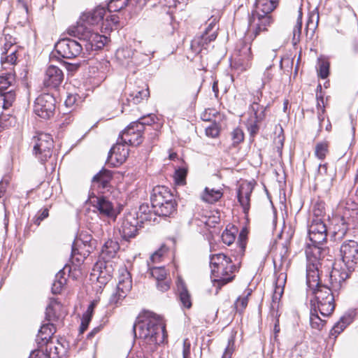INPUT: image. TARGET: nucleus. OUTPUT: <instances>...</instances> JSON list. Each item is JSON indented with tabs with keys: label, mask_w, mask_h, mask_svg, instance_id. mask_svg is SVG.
<instances>
[{
	"label": "nucleus",
	"mask_w": 358,
	"mask_h": 358,
	"mask_svg": "<svg viewBox=\"0 0 358 358\" xmlns=\"http://www.w3.org/2000/svg\"><path fill=\"white\" fill-rule=\"evenodd\" d=\"M319 261L308 256L306 266V283L315 295L316 307L324 317L329 316L335 308V294L341 288L344 280L341 277L339 271L334 270L330 273L329 286L322 285L318 269Z\"/></svg>",
	"instance_id": "1"
},
{
	"label": "nucleus",
	"mask_w": 358,
	"mask_h": 358,
	"mask_svg": "<svg viewBox=\"0 0 358 358\" xmlns=\"http://www.w3.org/2000/svg\"><path fill=\"white\" fill-rule=\"evenodd\" d=\"M133 331L136 338L142 340L143 345L156 346L163 343L167 336L165 324L159 316H151L138 320L134 324Z\"/></svg>",
	"instance_id": "2"
},
{
	"label": "nucleus",
	"mask_w": 358,
	"mask_h": 358,
	"mask_svg": "<svg viewBox=\"0 0 358 358\" xmlns=\"http://www.w3.org/2000/svg\"><path fill=\"white\" fill-rule=\"evenodd\" d=\"M211 278L214 285L217 286V293L222 286L231 282L234 278L237 268L232 263L231 258L223 253L213 255L210 257Z\"/></svg>",
	"instance_id": "3"
},
{
	"label": "nucleus",
	"mask_w": 358,
	"mask_h": 358,
	"mask_svg": "<svg viewBox=\"0 0 358 358\" xmlns=\"http://www.w3.org/2000/svg\"><path fill=\"white\" fill-rule=\"evenodd\" d=\"M120 249L117 241L109 239L103 245L101 250V258L103 260L99 261L93 268L94 275H96L97 280L103 283L110 280L112 276L114 268L110 259L114 258Z\"/></svg>",
	"instance_id": "4"
},
{
	"label": "nucleus",
	"mask_w": 358,
	"mask_h": 358,
	"mask_svg": "<svg viewBox=\"0 0 358 358\" xmlns=\"http://www.w3.org/2000/svg\"><path fill=\"white\" fill-rule=\"evenodd\" d=\"M152 208L159 216H170L176 210L173 195L164 186H157L151 195Z\"/></svg>",
	"instance_id": "5"
},
{
	"label": "nucleus",
	"mask_w": 358,
	"mask_h": 358,
	"mask_svg": "<svg viewBox=\"0 0 358 358\" xmlns=\"http://www.w3.org/2000/svg\"><path fill=\"white\" fill-rule=\"evenodd\" d=\"M89 26L90 25L87 22L82 20V16H80L76 25L70 27L67 31L70 36L88 41L92 46L101 48L106 43L107 38L94 32Z\"/></svg>",
	"instance_id": "6"
},
{
	"label": "nucleus",
	"mask_w": 358,
	"mask_h": 358,
	"mask_svg": "<svg viewBox=\"0 0 358 358\" xmlns=\"http://www.w3.org/2000/svg\"><path fill=\"white\" fill-rule=\"evenodd\" d=\"M308 236L310 241L315 245L310 252H307V257L310 256L313 259L316 258V255L320 254L319 245L322 244L327 240V229L321 218H314L308 227Z\"/></svg>",
	"instance_id": "7"
},
{
	"label": "nucleus",
	"mask_w": 358,
	"mask_h": 358,
	"mask_svg": "<svg viewBox=\"0 0 358 358\" xmlns=\"http://www.w3.org/2000/svg\"><path fill=\"white\" fill-rule=\"evenodd\" d=\"M34 154L41 162H45L52 156L53 140L49 134L38 132L32 139Z\"/></svg>",
	"instance_id": "8"
},
{
	"label": "nucleus",
	"mask_w": 358,
	"mask_h": 358,
	"mask_svg": "<svg viewBox=\"0 0 358 358\" xmlns=\"http://www.w3.org/2000/svg\"><path fill=\"white\" fill-rule=\"evenodd\" d=\"M343 209V205L339 206V211ZM358 215L355 209H345L339 212V215L334 220L335 222L334 234L336 239H342L350 227L355 224V216Z\"/></svg>",
	"instance_id": "9"
},
{
	"label": "nucleus",
	"mask_w": 358,
	"mask_h": 358,
	"mask_svg": "<svg viewBox=\"0 0 358 358\" xmlns=\"http://www.w3.org/2000/svg\"><path fill=\"white\" fill-rule=\"evenodd\" d=\"M15 82V75L11 72L0 75V103H2V107L4 109L10 107L15 100L16 95L13 90L6 91Z\"/></svg>",
	"instance_id": "10"
},
{
	"label": "nucleus",
	"mask_w": 358,
	"mask_h": 358,
	"mask_svg": "<svg viewBox=\"0 0 358 358\" xmlns=\"http://www.w3.org/2000/svg\"><path fill=\"white\" fill-rule=\"evenodd\" d=\"M55 99L50 94L39 95L35 100L34 112L38 117L47 120L54 115Z\"/></svg>",
	"instance_id": "11"
},
{
	"label": "nucleus",
	"mask_w": 358,
	"mask_h": 358,
	"mask_svg": "<svg viewBox=\"0 0 358 358\" xmlns=\"http://www.w3.org/2000/svg\"><path fill=\"white\" fill-rule=\"evenodd\" d=\"M342 260L349 271L358 267V243L354 241L345 242L341 246Z\"/></svg>",
	"instance_id": "12"
},
{
	"label": "nucleus",
	"mask_w": 358,
	"mask_h": 358,
	"mask_svg": "<svg viewBox=\"0 0 358 358\" xmlns=\"http://www.w3.org/2000/svg\"><path fill=\"white\" fill-rule=\"evenodd\" d=\"M55 50L63 58L73 59L81 54L83 45L76 40L64 38L55 44Z\"/></svg>",
	"instance_id": "13"
},
{
	"label": "nucleus",
	"mask_w": 358,
	"mask_h": 358,
	"mask_svg": "<svg viewBox=\"0 0 358 358\" xmlns=\"http://www.w3.org/2000/svg\"><path fill=\"white\" fill-rule=\"evenodd\" d=\"M88 202L96 209L101 216L115 217L116 211L113 203L106 197L96 195L94 192H90Z\"/></svg>",
	"instance_id": "14"
},
{
	"label": "nucleus",
	"mask_w": 358,
	"mask_h": 358,
	"mask_svg": "<svg viewBox=\"0 0 358 358\" xmlns=\"http://www.w3.org/2000/svg\"><path fill=\"white\" fill-rule=\"evenodd\" d=\"M144 127L140 123L131 122L120 135V140L129 145L137 146L143 141Z\"/></svg>",
	"instance_id": "15"
},
{
	"label": "nucleus",
	"mask_w": 358,
	"mask_h": 358,
	"mask_svg": "<svg viewBox=\"0 0 358 358\" xmlns=\"http://www.w3.org/2000/svg\"><path fill=\"white\" fill-rule=\"evenodd\" d=\"M272 22L271 15L252 12L249 18V27L255 37L262 32L266 31Z\"/></svg>",
	"instance_id": "16"
},
{
	"label": "nucleus",
	"mask_w": 358,
	"mask_h": 358,
	"mask_svg": "<svg viewBox=\"0 0 358 358\" xmlns=\"http://www.w3.org/2000/svg\"><path fill=\"white\" fill-rule=\"evenodd\" d=\"M139 221L136 218L135 214H127L121 222L119 231L123 239L129 241L134 238L138 233Z\"/></svg>",
	"instance_id": "17"
},
{
	"label": "nucleus",
	"mask_w": 358,
	"mask_h": 358,
	"mask_svg": "<svg viewBox=\"0 0 358 358\" xmlns=\"http://www.w3.org/2000/svg\"><path fill=\"white\" fill-rule=\"evenodd\" d=\"M252 57L250 45L245 44L239 50V54L231 65L238 73H241L250 68Z\"/></svg>",
	"instance_id": "18"
},
{
	"label": "nucleus",
	"mask_w": 358,
	"mask_h": 358,
	"mask_svg": "<svg viewBox=\"0 0 358 358\" xmlns=\"http://www.w3.org/2000/svg\"><path fill=\"white\" fill-rule=\"evenodd\" d=\"M64 80V73L57 66L50 65L45 71L43 84L47 87L56 88Z\"/></svg>",
	"instance_id": "19"
},
{
	"label": "nucleus",
	"mask_w": 358,
	"mask_h": 358,
	"mask_svg": "<svg viewBox=\"0 0 358 358\" xmlns=\"http://www.w3.org/2000/svg\"><path fill=\"white\" fill-rule=\"evenodd\" d=\"M151 275L157 281V287L161 292H166L170 288L171 280L168 278V273L163 266H153L150 268Z\"/></svg>",
	"instance_id": "20"
},
{
	"label": "nucleus",
	"mask_w": 358,
	"mask_h": 358,
	"mask_svg": "<svg viewBox=\"0 0 358 358\" xmlns=\"http://www.w3.org/2000/svg\"><path fill=\"white\" fill-rule=\"evenodd\" d=\"M150 96L148 87L145 85L141 89H136L129 94L125 93L124 96L122 98V104L130 106L131 104L137 105L141 103L144 99H147Z\"/></svg>",
	"instance_id": "21"
},
{
	"label": "nucleus",
	"mask_w": 358,
	"mask_h": 358,
	"mask_svg": "<svg viewBox=\"0 0 358 358\" xmlns=\"http://www.w3.org/2000/svg\"><path fill=\"white\" fill-rule=\"evenodd\" d=\"M253 189L252 183L247 181L243 182L238 187V200L243 209L244 213H248L250 209V195Z\"/></svg>",
	"instance_id": "22"
},
{
	"label": "nucleus",
	"mask_w": 358,
	"mask_h": 358,
	"mask_svg": "<svg viewBox=\"0 0 358 358\" xmlns=\"http://www.w3.org/2000/svg\"><path fill=\"white\" fill-rule=\"evenodd\" d=\"M106 13V10L104 7L97 6L92 11L83 13L81 15L82 20L87 22L90 26L99 25L100 23L103 26Z\"/></svg>",
	"instance_id": "23"
},
{
	"label": "nucleus",
	"mask_w": 358,
	"mask_h": 358,
	"mask_svg": "<svg viewBox=\"0 0 358 358\" xmlns=\"http://www.w3.org/2000/svg\"><path fill=\"white\" fill-rule=\"evenodd\" d=\"M275 268H276L275 260H274ZM275 287L274 290V294L273 296V301L271 307L274 309L275 306H278V301L280 300L284 289V286L287 280V274L285 271H281L278 273L275 270Z\"/></svg>",
	"instance_id": "24"
},
{
	"label": "nucleus",
	"mask_w": 358,
	"mask_h": 358,
	"mask_svg": "<svg viewBox=\"0 0 358 358\" xmlns=\"http://www.w3.org/2000/svg\"><path fill=\"white\" fill-rule=\"evenodd\" d=\"M125 143H122L120 138L117 143L110 149L109 152V158L110 160H115L117 164H122L129 155V150Z\"/></svg>",
	"instance_id": "25"
},
{
	"label": "nucleus",
	"mask_w": 358,
	"mask_h": 358,
	"mask_svg": "<svg viewBox=\"0 0 358 358\" xmlns=\"http://www.w3.org/2000/svg\"><path fill=\"white\" fill-rule=\"evenodd\" d=\"M93 245H86L85 246H77L73 242L71 250V258L73 263L80 264L92 252Z\"/></svg>",
	"instance_id": "26"
},
{
	"label": "nucleus",
	"mask_w": 358,
	"mask_h": 358,
	"mask_svg": "<svg viewBox=\"0 0 358 358\" xmlns=\"http://www.w3.org/2000/svg\"><path fill=\"white\" fill-rule=\"evenodd\" d=\"M132 287V281L130 273L127 269H123L119 276L117 289L121 297H125Z\"/></svg>",
	"instance_id": "27"
},
{
	"label": "nucleus",
	"mask_w": 358,
	"mask_h": 358,
	"mask_svg": "<svg viewBox=\"0 0 358 358\" xmlns=\"http://www.w3.org/2000/svg\"><path fill=\"white\" fill-rule=\"evenodd\" d=\"M209 21L210 22L201 37L198 39H194L192 41V47L194 46L196 44H197L198 45H201L203 47L205 43L207 44V43L211 42L216 38V31H213V28L215 27L216 24V19H210L209 20Z\"/></svg>",
	"instance_id": "28"
},
{
	"label": "nucleus",
	"mask_w": 358,
	"mask_h": 358,
	"mask_svg": "<svg viewBox=\"0 0 358 358\" xmlns=\"http://www.w3.org/2000/svg\"><path fill=\"white\" fill-rule=\"evenodd\" d=\"M43 349L50 358H62L65 352L64 346L58 339L48 341Z\"/></svg>",
	"instance_id": "29"
},
{
	"label": "nucleus",
	"mask_w": 358,
	"mask_h": 358,
	"mask_svg": "<svg viewBox=\"0 0 358 358\" xmlns=\"http://www.w3.org/2000/svg\"><path fill=\"white\" fill-rule=\"evenodd\" d=\"M112 177L110 171L103 169L93 177L92 180V189H105L108 187Z\"/></svg>",
	"instance_id": "30"
},
{
	"label": "nucleus",
	"mask_w": 358,
	"mask_h": 358,
	"mask_svg": "<svg viewBox=\"0 0 358 358\" xmlns=\"http://www.w3.org/2000/svg\"><path fill=\"white\" fill-rule=\"evenodd\" d=\"M62 314V304L56 299H50L45 310L46 320L50 322L56 321Z\"/></svg>",
	"instance_id": "31"
},
{
	"label": "nucleus",
	"mask_w": 358,
	"mask_h": 358,
	"mask_svg": "<svg viewBox=\"0 0 358 358\" xmlns=\"http://www.w3.org/2000/svg\"><path fill=\"white\" fill-rule=\"evenodd\" d=\"M156 212L150 209L148 204H142L139 206V209L135 214L136 218L141 222L143 223L145 222H155L157 219Z\"/></svg>",
	"instance_id": "32"
},
{
	"label": "nucleus",
	"mask_w": 358,
	"mask_h": 358,
	"mask_svg": "<svg viewBox=\"0 0 358 358\" xmlns=\"http://www.w3.org/2000/svg\"><path fill=\"white\" fill-rule=\"evenodd\" d=\"M279 0H256V9L253 13L270 15L277 7Z\"/></svg>",
	"instance_id": "33"
},
{
	"label": "nucleus",
	"mask_w": 358,
	"mask_h": 358,
	"mask_svg": "<svg viewBox=\"0 0 358 358\" xmlns=\"http://www.w3.org/2000/svg\"><path fill=\"white\" fill-rule=\"evenodd\" d=\"M257 96L254 98V100L250 104V110L254 114V118L256 119L257 121H262L265 117L266 107H264L259 103L262 92L261 91H257Z\"/></svg>",
	"instance_id": "34"
},
{
	"label": "nucleus",
	"mask_w": 358,
	"mask_h": 358,
	"mask_svg": "<svg viewBox=\"0 0 358 358\" xmlns=\"http://www.w3.org/2000/svg\"><path fill=\"white\" fill-rule=\"evenodd\" d=\"M177 289L182 306L187 308H191L192 301L190 294L186 287L185 282L180 278L177 280Z\"/></svg>",
	"instance_id": "35"
},
{
	"label": "nucleus",
	"mask_w": 358,
	"mask_h": 358,
	"mask_svg": "<svg viewBox=\"0 0 358 358\" xmlns=\"http://www.w3.org/2000/svg\"><path fill=\"white\" fill-rule=\"evenodd\" d=\"M223 196L221 189L206 187L201 194V199L203 201L208 203H214L218 201Z\"/></svg>",
	"instance_id": "36"
},
{
	"label": "nucleus",
	"mask_w": 358,
	"mask_h": 358,
	"mask_svg": "<svg viewBox=\"0 0 358 358\" xmlns=\"http://www.w3.org/2000/svg\"><path fill=\"white\" fill-rule=\"evenodd\" d=\"M310 324L313 329L321 330L325 324V320L321 319L318 315L319 310L316 307L315 303L310 301Z\"/></svg>",
	"instance_id": "37"
},
{
	"label": "nucleus",
	"mask_w": 358,
	"mask_h": 358,
	"mask_svg": "<svg viewBox=\"0 0 358 358\" xmlns=\"http://www.w3.org/2000/svg\"><path fill=\"white\" fill-rule=\"evenodd\" d=\"M353 321V316L350 313L343 315L340 320L333 327L330 335L335 338L340 334Z\"/></svg>",
	"instance_id": "38"
},
{
	"label": "nucleus",
	"mask_w": 358,
	"mask_h": 358,
	"mask_svg": "<svg viewBox=\"0 0 358 358\" xmlns=\"http://www.w3.org/2000/svg\"><path fill=\"white\" fill-rule=\"evenodd\" d=\"M55 331L56 329L52 323L44 324L41 327L37 337L46 343L48 341L55 340L52 336Z\"/></svg>",
	"instance_id": "39"
},
{
	"label": "nucleus",
	"mask_w": 358,
	"mask_h": 358,
	"mask_svg": "<svg viewBox=\"0 0 358 358\" xmlns=\"http://www.w3.org/2000/svg\"><path fill=\"white\" fill-rule=\"evenodd\" d=\"M66 267H64L63 269L60 270L55 275V280L52 285V292L55 294H59L61 292L64 285L66 282V279L64 278V270Z\"/></svg>",
	"instance_id": "40"
},
{
	"label": "nucleus",
	"mask_w": 358,
	"mask_h": 358,
	"mask_svg": "<svg viewBox=\"0 0 358 358\" xmlns=\"http://www.w3.org/2000/svg\"><path fill=\"white\" fill-rule=\"evenodd\" d=\"M95 306V303L92 302L90 304L86 312L83 314L81 324L80 327V333H83L88 327V325L91 321L92 315Z\"/></svg>",
	"instance_id": "41"
},
{
	"label": "nucleus",
	"mask_w": 358,
	"mask_h": 358,
	"mask_svg": "<svg viewBox=\"0 0 358 358\" xmlns=\"http://www.w3.org/2000/svg\"><path fill=\"white\" fill-rule=\"evenodd\" d=\"M301 28H302V12L301 9L299 10V15L296 22V24L293 29V37H292V43L295 45L300 41V36L301 34Z\"/></svg>",
	"instance_id": "42"
},
{
	"label": "nucleus",
	"mask_w": 358,
	"mask_h": 358,
	"mask_svg": "<svg viewBox=\"0 0 358 358\" xmlns=\"http://www.w3.org/2000/svg\"><path fill=\"white\" fill-rule=\"evenodd\" d=\"M329 152V143L327 141L319 142L315 145V156L319 159H324Z\"/></svg>",
	"instance_id": "43"
},
{
	"label": "nucleus",
	"mask_w": 358,
	"mask_h": 358,
	"mask_svg": "<svg viewBox=\"0 0 358 358\" xmlns=\"http://www.w3.org/2000/svg\"><path fill=\"white\" fill-rule=\"evenodd\" d=\"M118 23V16L116 15H110V16L107 17L103 22V26H101V29H104L106 32L109 31L113 30V28L117 29Z\"/></svg>",
	"instance_id": "44"
},
{
	"label": "nucleus",
	"mask_w": 358,
	"mask_h": 358,
	"mask_svg": "<svg viewBox=\"0 0 358 358\" xmlns=\"http://www.w3.org/2000/svg\"><path fill=\"white\" fill-rule=\"evenodd\" d=\"M129 0H110L108 3V10L110 13L117 12L124 8Z\"/></svg>",
	"instance_id": "45"
},
{
	"label": "nucleus",
	"mask_w": 358,
	"mask_h": 358,
	"mask_svg": "<svg viewBox=\"0 0 358 358\" xmlns=\"http://www.w3.org/2000/svg\"><path fill=\"white\" fill-rule=\"evenodd\" d=\"M251 294V290L248 289L247 290V293L245 296H240L237 299V300L235 302V308L236 310L239 313H242L245 308L248 306V297Z\"/></svg>",
	"instance_id": "46"
},
{
	"label": "nucleus",
	"mask_w": 358,
	"mask_h": 358,
	"mask_svg": "<svg viewBox=\"0 0 358 358\" xmlns=\"http://www.w3.org/2000/svg\"><path fill=\"white\" fill-rule=\"evenodd\" d=\"M156 120H158L157 117L154 114H149L147 116H143L140 118L138 121L135 122L136 123H140L145 128V125H151L152 124H157L156 129L162 127L161 123H157Z\"/></svg>",
	"instance_id": "47"
},
{
	"label": "nucleus",
	"mask_w": 358,
	"mask_h": 358,
	"mask_svg": "<svg viewBox=\"0 0 358 358\" xmlns=\"http://www.w3.org/2000/svg\"><path fill=\"white\" fill-rule=\"evenodd\" d=\"M236 229H233V231L226 229L222 234V242L228 245L232 244L236 238Z\"/></svg>",
	"instance_id": "48"
},
{
	"label": "nucleus",
	"mask_w": 358,
	"mask_h": 358,
	"mask_svg": "<svg viewBox=\"0 0 358 358\" xmlns=\"http://www.w3.org/2000/svg\"><path fill=\"white\" fill-rule=\"evenodd\" d=\"M168 252V248L165 246H162L158 250L155 251L150 257V259L152 263L159 262L164 255Z\"/></svg>",
	"instance_id": "49"
},
{
	"label": "nucleus",
	"mask_w": 358,
	"mask_h": 358,
	"mask_svg": "<svg viewBox=\"0 0 358 358\" xmlns=\"http://www.w3.org/2000/svg\"><path fill=\"white\" fill-rule=\"evenodd\" d=\"M17 60L16 51L15 50H13L10 54L6 57H1V64L3 69H7L6 64L12 66L15 64Z\"/></svg>",
	"instance_id": "50"
},
{
	"label": "nucleus",
	"mask_w": 358,
	"mask_h": 358,
	"mask_svg": "<svg viewBox=\"0 0 358 358\" xmlns=\"http://www.w3.org/2000/svg\"><path fill=\"white\" fill-rule=\"evenodd\" d=\"M74 242H76V245L77 246L92 245V236L87 234H81L79 238H76Z\"/></svg>",
	"instance_id": "51"
},
{
	"label": "nucleus",
	"mask_w": 358,
	"mask_h": 358,
	"mask_svg": "<svg viewBox=\"0 0 358 358\" xmlns=\"http://www.w3.org/2000/svg\"><path fill=\"white\" fill-rule=\"evenodd\" d=\"M238 245V253L239 255H243L245 251V246H246V234H245L244 230L241 231V233L239 234Z\"/></svg>",
	"instance_id": "52"
},
{
	"label": "nucleus",
	"mask_w": 358,
	"mask_h": 358,
	"mask_svg": "<svg viewBox=\"0 0 358 358\" xmlns=\"http://www.w3.org/2000/svg\"><path fill=\"white\" fill-rule=\"evenodd\" d=\"M259 122L260 121H257V120L255 119V120H248L247 122V128L251 136H254L258 133L259 129L258 122Z\"/></svg>",
	"instance_id": "53"
},
{
	"label": "nucleus",
	"mask_w": 358,
	"mask_h": 358,
	"mask_svg": "<svg viewBox=\"0 0 358 358\" xmlns=\"http://www.w3.org/2000/svg\"><path fill=\"white\" fill-rule=\"evenodd\" d=\"M234 144H238L244 139V134L240 128H236L231 133Z\"/></svg>",
	"instance_id": "54"
},
{
	"label": "nucleus",
	"mask_w": 358,
	"mask_h": 358,
	"mask_svg": "<svg viewBox=\"0 0 358 358\" xmlns=\"http://www.w3.org/2000/svg\"><path fill=\"white\" fill-rule=\"evenodd\" d=\"M133 55L131 50L129 48H122L117 50L116 56L120 60L123 59H129Z\"/></svg>",
	"instance_id": "55"
},
{
	"label": "nucleus",
	"mask_w": 358,
	"mask_h": 358,
	"mask_svg": "<svg viewBox=\"0 0 358 358\" xmlns=\"http://www.w3.org/2000/svg\"><path fill=\"white\" fill-rule=\"evenodd\" d=\"M219 127L216 124H212L206 128V136L211 138L217 137L219 135Z\"/></svg>",
	"instance_id": "56"
},
{
	"label": "nucleus",
	"mask_w": 358,
	"mask_h": 358,
	"mask_svg": "<svg viewBox=\"0 0 358 358\" xmlns=\"http://www.w3.org/2000/svg\"><path fill=\"white\" fill-rule=\"evenodd\" d=\"M234 350V341L233 338H230L228 341V345L225 348L222 358H231V355Z\"/></svg>",
	"instance_id": "57"
},
{
	"label": "nucleus",
	"mask_w": 358,
	"mask_h": 358,
	"mask_svg": "<svg viewBox=\"0 0 358 358\" xmlns=\"http://www.w3.org/2000/svg\"><path fill=\"white\" fill-rule=\"evenodd\" d=\"M313 213L315 218H321L325 212H324V206L322 203H317L314 205Z\"/></svg>",
	"instance_id": "58"
},
{
	"label": "nucleus",
	"mask_w": 358,
	"mask_h": 358,
	"mask_svg": "<svg viewBox=\"0 0 358 358\" xmlns=\"http://www.w3.org/2000/svg\"><path fill=\"white\" fill-rule=\"evenodd\" d=\"M187 171L185 169H179L175 172V180L178 184H183L186 178Z\"/></svg>",
	"instance_id": "59"
},
{
	"label": "nucleus",
	"mask_w": 358,
	"mask_h": 358,
	"mask_svg": "<svg viewBox=\"0 0 358 358\" xmlns=\"http://www.w3.org/2000/svg\"><path fill=\"white\" fill-rule=\"evenodd\" d=\"M320 77L322 79L326 78L329 75V64L327 62H322L320 64V69L318 71Z\"/></svg>",
	"instance_id": "60"
},
{
	"label": "nucleus",
	"mask_w": 358,
	"mask_h": 358,
	"mask_svg": "<svg viewBox=\"0 0 358 358\" xmlns=\"http://www.w3.org/2000/svg\"><path fill=\"white\" fill-rule=\"evenodd\" d=\"M324 113H325V109H324V108H322V111H317V120L319 122V128L317 130L318 134L322 131L324 124V122L327 120H325L326 115Z\"/></svg>",
	"instance_id": "61"
},
{
	"label": "nucleus",
	"mask_w": 358,
	"mask_h": 358,
	"mask_svg": "<svg viewBox=\"0 0 358 358\" xmlns=\"http://www.w3.org/2000/svg\"><path fill=\"white\" fill-rule=\"evenodd\" d=\"M29 358H50L46 352H45L43 348L38 350L32 351Z\"/></svg>",
	"instance_id": "62"
},
{
	"label": "nucleus",
	"mask_w": 358,
	"mask_h": 358,
	"mask_svg": "<svg viewBox=\"0 0 358 358\" xmlns=\"http://www.w3.org/2000/svg\"><path fill=\"white\" fill-rule=\"evenodd\" d=\"M271 68V66L267 67L263 74V77L262 78V87H264V85L268 83L273 78V75L270 72Z\"/></svg>",
	"instance_id": "63"
},
{
	"label": "nucleus",
	"mask_w": 358,
	"mask_h": 358,
	"mask_svg": "<svg viewBox=\"0 0 358 358\" xmlns=\"http://www.w3.org/2000/svg\"><path fill=\"white\" fill-rule=\"evenodd\" d=\"M190 349L191 344L188 339H185L183 341V348H182V357L183 358H189L190 357Z\"/></svg>",
	"instance_id": "64"
}]
</instances>
